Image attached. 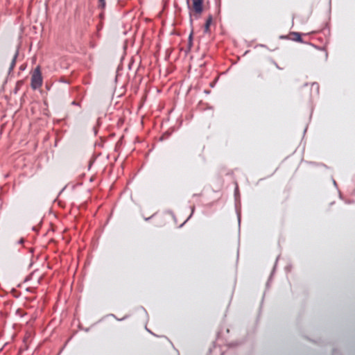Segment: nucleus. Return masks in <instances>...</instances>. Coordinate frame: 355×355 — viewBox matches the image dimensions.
Returning <instances> with one entry per match:
<instances>
[{"label": "nucleus", "instance_id": "obj_1", "mask_svg": "<svg viewBox=\"0 0 355 355\" xmlns=\"http://www.w3.org/2000/svg\"><path fill=\"white\" fill-rule=\"evenodd\" d=\"M43 84V78L42 76L40 66H37L31 72V87L33 89L35 90L40 88Z\"/></svg>", "mask_w": 355, "mask_h": 355}, {"label": "nucleus", "instance_id": "obj_7", "mask_svg": "<svg viewBox=\"0 0 355 355\" xmlns=\"http://www.w3.org/2000/svg\"><path fill=\"white\" fill-rule=\"evenodd\" d=\"M19 243L22 244L24 243V239H21L19 241Z\"/></svg>", "mask_w": 355, "mask_h": 355}, {"label": "nucleus", "instance_id": "obj_6", "mask_svg": "<svg viewBox=\"0 0 355 355\" xmlns=\"http://www.w3.org/2000/svg\"><path fill=\"white\" fill-rule=\"evenodd\" d=\"M99 7L104 8L105 6V0H98Z\"/></svg>", "mask_w": 355, "mask_h": 355}, {"label": "nucleus", "instance_id": "obj_5", "mask_svg": "<svg viewBox=\"0 0 355 355\" xmlns=\"http://www.w3.org/2000/svg\"><path fill=\"white\" fill-rule=\"evenodd\" d=\"M16 58H17V54L15 55L12 60V62H11V64H10V69H12L15 65V63H16Z\"/></svg>", "mask_w": 355, "mask_h": 355}, {"label": "nucleus", "instance_id": "obj_2", "mask_svg": "<svg viewBox=\"0 0 355 355\" xmlns=\"http://www.w3.org/2000/svg\"><path fill=\"white\" fill-rule=\"evenodd\" d=\"M192 9L196 18L200 17L203 10V0H191Z\"/></svg>", "mask_w": 355, "mask_h": 355}, {"label": "nucleus", "instance_id": "obj_4", "mask_svg": "<svg viewBox=\"0 0 355 355\" xmlns=\"http://www.w3.org/2000/svg\"><path fill=\"white\" fill-rule=\"evenodd\" d=\"M289 38L296 42H302L301 35L299 33L292 32L289 35Z\"/></svg>", "mask_w": 355, "mask_h": 355}, {"label": "nucleus", "instance_id": "obj_3", "mask_svg": "<svg viewBox=\"0 0 355 355\" xmlns=\"http://www.w3.org/2000/svg\"><path fill=\"white\" fill-rule=\"evenodd\" d=\"M213 21V17L211 15H209L205 21L204 26V32L208 33L210 32V25L211 24Z\"/></svg>", "mask_w": 355, "mask_h": 355}]
</instances>
